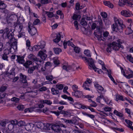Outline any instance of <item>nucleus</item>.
Wrapping results in <instances>:
<instances>
[{"mask_svg":"<svg viewBox=\"0 0 133 133\" xmlns=\"http://www.w3.org/2000/svg\"><path fill=\"white\" fill-rule=\"evenodd\" d=\"M13 32L11 30L6 28L4 30H0V34L4 32L2 36L3 37L9 39L7 44H8L11 47L13 48L14 50H16L17 49V40L14 37Z\"/></svg>","mask_w":133,"mask_h":133,"instance_id":"1","label":"nucleus"},{"mask_svg":"<svg viewBox=\"0 0 133 133\" xmlns=\"http://www.w3.org/2000/svg\"><path fill=\"white\" fill-rule=\"evenodd\" d=\"M114 19L115 23L112 26V30L117 31L118 30H122L124 27L122 20L120 18L117 19L116 17H114Z\"/></svg>","mask_w":133,"mask_h":133,"instance_id":"2","label":"nucleus"},{"mask_svg":"<svg viewBox=\"0 0 133 133\" xmlns=\"http://www.w3.org/2000/svg\"><path fill=\"white\" fill-rule=\"evenodd\" d=\"M79 57L80 58H82V59H84V61H86L87 62H88L89 66V68L90 69H92L95 71H96V68L95 65L94 61L91 58H89L88 59L86 57H82L81 55H80Z\"/></svg>","mask_w":133,"mask_h":133,"instance_id":"3","label":"nucleus"},{"mask_svg":"<svg viewBox=\"0 0 133 133\" xmlns=\"http://www.w3.org/2000/svg\"><path fill=\"white\" fill-rule=\"evenodd\" d=\"M60 127H63L64 128L66 127V126L62 124H56L52 125L51 127V128L55 132L61 133L62 130H61Z\"/></svg>","mask_w":133,"mask_h":133,"instance_id":"4","label":"nucleus"},{"mask_svg":"<svg viewBox=\"0 0 133 133\" xmlns=\"http://www.w3.org/2000/svg\"><path fill=\"white\" fill-rule=\"evenodd\" d=\"M94 85L96 88L97 89L98 93L100 94L103 93H104L106 91V90L104 89L103 87L98 84L97 82L94 83Z\"/></svg>","mask_w":133,"mask_h":133,"instance_id":"5","label":"nucleus"},{"mask_svg":"<svg viewBox=\"0 0 133 133\" xmlns=\"http://www.w3.org/2000/svg\"><path fill=\"white\" fill-rule=\"evenodd\" d=\"M28 57L30 59L33 61L34 62H36V64L38 65H39L42 62V61L40 59L37 58L32 54H30L29 55Z\"/></svg>","mask_w":133,"mask_h":133,"instance_id":"6","label":"nucleus"},{"mask_svg":"<svg viewBox=\"0 0 133 133\" xmlns=\"http://www.w3.org/2000/svg\"><path fill=\"white\" fill-rule=\"evenodd\" d=\"M46 50L45 49L41 50L38 52V55L43 60L45 59L47 57V55L45 54Z\"/></svg>","mask_w":133,"mask_h":133,"instance_id":"7","label":"nucleus"},{"mask_svg":"<svg viewBox=\"0 0 133 133\" xmlns=\"http://www.w3.org/2000/svg\"><path fill=\"white\" fill-rule=\"evenodd\" d=\"M133 32V23H131L127 27V29L125 31V34L128 35L131 34Z\"/></svg>","mask_w":133,"mask_h":133,"instance_id":"8","label":"nucleus"},{"mask_svg":"<svg viewBox=\"0 0 133 133\" xmlns=\"http://www.w3.org/2000/svg\"><path fill=\"white\" fill-rule=\"evenodd\" d=\"M20 76L21 79V81L22 83H24L26 86H28L29 85V84L27 82L26 76L23 75L22 73H20Z\"/></svg>","mask_w":133,"mask_h":133,"instance_id":"9","label":"nucleus"},{"mask_svg":"<svg viewBox=\"0 0 133 133\" xmlns=\"http://www.w3.org/2000/svg\"><path fill=\"white\" fill-rule=\"evenodd\" d=\"M10 53V51L9 50L5 49L4 51V53L2 55V59L5 61H8V57L7 55Z\"/></svg>","mask_w":133,"mask_h":133,"instance_id":"10","label":"nucleus"},{"mask_svg":"<svg viewBox=\"0 0 133 133\" xmlns=\"http://www.w3.org/2000/svg\"><path fill=\"white\" fill-rule=\"evenodd\" d=\"M110 46H112L113 49L115 50H118L119 48L121 47L120 44L115 42H113L112 44H110Z\"/></svg>","mask_w":133,"mask_h":133,"instance_id":"11","label":"nucleus"},{"mask_svg":"<svg viewBox=\"0 0 133 133\" xmlns=\"http://www.w3.org/2000/svg\"><path fill=\"white\" fill-rule=\"evenodd\" d=\"M72 96L78 98H80L83 95L82 92L80 91L77 90L74 92H72Z\"/></svg>","mask_w":133,"mask_h":133,"instance_id":"12","label":"nucleus"},{"mask_svg":"<svg viewBox=\"0 0 133 133\" xmlns=\"http://www.w3.org/2000/svg\"><path fill=\"white\" fill-rule=\"evenodd\" d=\"M124 76L128 79L133 78V71L130 69H129Z\"/></svg>","mask_w":133,"mask_h":133,"instance_id":"13","label":"nucleus"},{"mask_svg":"<svg viewBox=\"0 0 133 133\" xmlns=\"http://www.w3.org/2000/svg\"><path fill=\"white\" fill-rule=\"evenodd\" d=\"M37 126L38 128L41 129L48 130L49 128L46 126L44 124L41 122L38 123L37 124Z\"/></svg>","mask_w":133,"mask_h":133,"instance_id":"14","label":"nucleus"},{"mask_svg":"<svg viewBox=\"0 0 133 133\" xmlns=\"http://www.w3.org/2000/svg\"><path fill=\"white\" fill-rule=\"evenodd\" d=\"M121 14L122 15L126 17H130L131 16L129 11L125 10L122 11L121 12Z\"/></svg>","mask_w":133,"mask_h":133,"instance_id":"15","label":"nucleus"},{"mask_svg":"<svg viewBox=\"0 0 133 133\" xmlns=\"http://www.w3.org/2000/svg\"><path fill=\"white\" fill-rule=\"evenodd\" d=\"M17 61L21 64L24 63L25 62V61L24 59V57L23 56H17Z\"/></svg>","mask_w":133,"mask_h":133,"instance_id":"16","label":"nucleus"},{"mask_svg":"<svg viewBox=\"0 0 133 133\" xmlns=\"http://www.w3.org/2000/svg\"><path fill=\"white\" fill-rule=\"evenodd\" d=\"M61 37L60 33L57 34L56 36V38L53 40L54 42L56 43H58L60 40Z\"/></svg>","mask_w":133,"mask_h":133,"instance_id":"17","label":"nucleus"},{"mask_svg":"<svg viewBox=\"0 0 133 133\" xmlns=\"http://www.w3.org/2000/svg\"><path fill=\"white\" fill-rule=\"evenodd\" d=\"M100 95L99 96H98L96 98V100L97 102L100 103L101 102V101L102 99H103L104 95V93H101L99 94Z\"/></svg>","mask_w":133,"mask_h":133,"instance_id":"18","label":"nucleus"},{"mask_svg":"<svg viewBox=\"0 0 133 133\" xmlns=\"http://www.w3.org/2000/svg\"><path fill=\"white\" fill-rule=\"evenodd\" d=\"M16 27L17 28V30L18 32H21L22 31L23 28V26L22 24L20 23H18Z\"/></svg>","mask_w":133,"mask_h":133,"instance_id":"19","label":"nucleus"},{"mask_svg":"<svg viewBox=\"0 0 133 133\" xmlns=\"http://www.w3.org/2000/svg\"><path fill=\"white\" fill-rule=\"evenodd\" d=\"M103 3L104 5L109 8H112L113 7V5L109 1H105L103 2Z\"/></svg>","mask_w":133,"mask_h":133,"instance_id":"20","label":"nucleus"},{"mask_svg":"<svg viewBox=\"0 0 133 133\" xmlns=\"http://www.w3.org/2000/svg\"><path fill=\"white\" fill-rule=\"evenodd\" d=\"M29 27L30 28V31H29L32 36L34 35L36 33L37 30L34 27L31 28L29 26Z\"/></svg>","mask_w":133,"mask_h":133,"instance_id":"21","label":"nucleus"},{"mask_svg":"<svg viewBox=\"0 0 133 133\" xmlns=\"http://www.w3.org/2000/svg\"><path fill=\"white\" fill-rule=\"evenodd\" d=\"M128 1V0H119L118 4L120 6H123L124 5H126Z\"/></svg>","mask_w":133,"mask_h":133,"instance_id":"22","label":"nucleus"},{"mask_svg":"<svg viewBox=\"0 0 133 133\" xmlns=\"http://www.w3.org/2000/svg\"><path fill=\"white\" fill-rule=\"evenodd\" d=\"M38 69V66H34L29 68L28 69V72L29 73H32L33 71L36 69Z\"/></svg>","mask_w":133,"mask_h":133,"instance_id":"23","label":"nucleus"},{"mask_svg":"<svg viewBox=\"0 0 133 133\" xmlns=\"http://www.w3.org/2000/svg\"><path fill=\"white\" fill-rule=\"evenodd\" d=\"M32 64V61H26L25 63L23 65L26 68H28L29 67V66Z\"/></svg>","mask_w":133,"mask_h":133,"instance_id":"24","label":"nucleus"},{"mask_svg":"<svg viewBox=\"0 0 133 133\" xmlns=\"http://www.w3.org/2000/svg\"><path fill=\"white\" fill-rule=\"evenodd\" d=\"M40 102L42 103L46 104L48 105H50L52 104V102L51 101L47 100H41L40 101Z\"/></svg>","mask_w":133,"mask_h":133,"instance_id":"25","label":"nucleus"},{"mask_svg":"<svg viewBox=\"0 0 133 133\" xmlns=\"http://www.w3.org/2000/svg\"><path fill=\"white\" fill-rule=\"evenodd\" d=\"M53 49L54 53L58 55L62 51V49L60 48H55Z\"/></svg>","mask_w":133,"mask_h":133,"instance_id":"26","label":"nucleus"},{"mask_svg":"<svg viewBox=\"0 0 133 133\" xmlns=\"http://www.w3.org/2000/svg\"><path fill=\"white\" fill-rule=\"evenodd\" d=\"M91 81L90 80L85 81L83 84L82 87L84 88L86 87H88L90 85Z\"/></svg>","mask_w":133,"mask_h":133,"instance_id":"27","label":"nucleus"},{"mask_svg":"<svg viewBox=\"0 0 133 133\" xmlns=\"http://www.w3.org/2000/svg\"><path fill=\"white\" fill-rule=\"evenodd\" d=\"M26 91L28 92H32V94L34 95V96H35L37 95V93L36 92H33L32 91L31 87H28L27 88Z\"/></svg>","mask_w":133,"mask_h":133,"instance_id":"28","label":"nucleus"},{"mask_svg":"<svg viewBox=\"0 0 133 133\" xmlns=\"http://www.w3.org/2000/svg\"><path fill=\"white\" fill-rule=\"evenodd\" d=\"M114 113L115 115L120 117H122L123 116V115L122 113L118 112L116 110H115Z\"/></svg>","mask_w":133,"mask_h":133,"instance_id":"29","label":"nucleus"},{"mask_svg":"<svg viewBox=\"0 0 133 133\" xmlns=\"http://www.w3.org/2000/svg\"><path fill=\"white\" fill-rule=\"evenodd\" d=\"M51 91L52 94L54 95H56L59 93V91L58 90L55 89L53 88H52L51 89Z\"/></svg>","mask_w":133,"mask_h":133,"instance_id":"30","label":"nucleus"},{"mask_svg":"<svg viewBox=\"0 0 133 133\" xmlns=\"http://www.w3.org/2000/svg\"><path fill=\"white\" fill-rule=\"evenodd\" d=\"M63 121L66 123H71V124H76L77 123L75 122V123L74 121H72L70 120H67L64 119H62Z\"/></svg>","mask_w":133,"mask_h":133,"instance_id":"31","label":"nucleus"},{"mask_svg":"<svg viewBox=\"0 0 133 133\" xmlns=\"http://www.w3.org/2000/svg\"><path fill=\"white\" fill-rule=\"evenodd\" d=\"M45 14L48 16V17L50 18H51L54 16L53 13L52 12L46 11Z\"/></svg>","mask_w":133,"mask_h":133,"instance_id":"32","label":"nucleus"},{"mask_svg":"<svg viewBox=\"0 0 133 133\" xmlns=\"http://www.w3.org/2000/svg\"><path fill=\"white\" fill-rule=\"evenodd\" d=\"M118 100H121L122 101H124V99L123 96L119 95L117 96L116 98V101H118Z\"/></svg>","mask_w":133,"mask_h":133,"instance_id":"33","label":"nucleus"},{"mask_svg":"<svg viewBox=\"0 0 133 133\" xmlns=\"http://www.w3.org/2000/svg\"><path fill=\"white\" fill-rule=\"evenodd\" d=\"M41 48L39 45H35L32 48V51H38Z\"/></svg>","mask_w":133,"mask_h":133,"instance_id":"34","label":"nucleus"},{"mask_svg":"<svg viewBox=\"0 0 133 133\" xmlns=\"http://www.w3.org/2000/svg\"><path fill=\"white\" fill-rule=\"evenodd\" d=\"M84 53L88 57H90L91 56L90 51L89 50H85L84 51Z\"/></svg>","mask_w":133,"mask_h":133,"instance_id":"35","label":"nucleus"},{"mask_svg":"<svg viewBox=\"0 0 133 133\" xmlns=\"http://www.w3.org/2000/svg\"><path fill=\"white\" fill-rule=\"evenodd\" d=\"M97 32L95 31L94 33V35L97 38L98 40L99 41L102 40V37L100 35H97Z\"/></svg>","mask_w":133,"mask_h":133,"instance_id":"36","label":"nucleus"},{"mask_svg":"<svg viewBox=\"0 0 133 133\" xmlns=\"http://www.w3.org/2000/svg\"><path fill=\"white\" fill-rule=\"evenodd\" d=\"M45 78L46 79L50 81H52L54 78L52 75L47 76H46Z\"/></svg>","mask_w":133,"mask_h":133,"instance_id":"37","label":"nucleus"},{"mask_svg":"<svg viewBox=\"0 0 133 133\" xmlns=\"http://www.w3.org/2000/svg\"><path fill=\"white\" fill-rule=\"evenodd\" d=\"M103 99L104 101L108 104H110L111 102L110 100L108 99V97H104V96Z\"/></svg>","mask_w":133,"mask_h":133,"instance_id":"38","label":"nucleus"},{"mask_svg":"<svg viewBox=\"0 0 133 133\" xmlns=\"http://www.w3.org/2000/svg\"><path fill=\"white\" fill-rule=\"evenodd\" d=\"M127 59L130 62L133 63V57H132L131 55H128L127 56Z\"/></svg>","mask_w":133,"mask_h":133,"instance_id":"39","label":"nucleus"},{"mask_svg":"<svg viewBox=\"0 0 133 133\" xmlns=\"http://www.w3.org/2000/svg\"><path fill=\"white\" fill-rule=\"evenodd\" d=\"M87 23L86 22L84 18H83L82 19L81 22V24L82 25L85 26L87 24Z\"/></svg>","mask_w":133,"mask_h":133,"instance_id":"40","label":"nucleus"},{"mask_svg":"<svg viewBox=\"0 0 133 133\" xmlns=\"http://www.w3.org/2000/svg\"><path fill=\"white\" fill-rule=\"evenodd\" d=\"M17 125L19 126H23L25 125V123L23 121L21 120L18 122Z\"/></svg>","mask_w":133,"mask_h":133,"instance_id":"41","label":"nucleus"},{"mask_svg":"<svg viewBox=\"0 0 133 133\" xmlns=\"http://www.w3.org/2000/svg\"><path fill=\"white\" fill-rule=\"evenodd\" d=\"M111 128L114 130H117L120 132H123L124 131V129L122 128H118L111 127Z\"/></svg>","mask_w":133,"mask_h":133,"instance_id":"42","label":"nucleus"},{"mask_svg":"<svg viewBox=\"0 0 133 133\" xmlns=\"http://www.w3.org/2000/svg\"><path fill=\"white\" fill-rule=\"evenodd\" d=\"M62 68L63 69L65 70L66 71H68L70 69L71 67L70 66H67L65 65H64L63 66Z\"/></svg>","mask_w":133,"mask_h":133,"instance_id":"43","label":"nucleus"},{"mask_svg":"<svg viewBox=\"0 0 133 133\" xmlns=\"http://www.w3.org/2000/svg\"><path fill=\"white\" fill-rule=\"evenodd\" d=\"M56 14L58 15L61 16V18H63L64 17V15L62 12L60 10H58L56 12Z\"/></svg>","mask_w":133,"mask_h":133,"instance_id":"44","label":"nucleus"},{"mask_svg":"<svg viewBox=\"0 0 133 133\" xmlns=\"http://www.w3.org/2000/svg\"><path fill=\"white\" fill-rule=\"evenodd\" d=\"M125 122L128 125V127L129 128L132 125V123L131 121L128 119H125Z\"/></svg>","mask_w":133,"mask_h":133,"instance_id":"45","label":"nucleus"},{"mask_svg":"<svg viewBox=\"0 0 133 133\" xmlns=\"http://www.w3.org/2000/svg\"><path fill=\"white\" fill-rule=\"evenodd\" d=\"M56 87L59 90H61L63 89V85L62 84H57L56 85Z\"/></svg>","mask_w":133,"mask_h":133,"instance_id":"46","label":"nucleus"},{"mask_svg":"<svg viewBox=\"0 0 133 133\" xmlns=\"http://www.w3.org/2000/svg\"><path fill=\"white\" fill-rule=\"evenodd\" d=\"M45 43L44 41H41L40 43V45L39 46L41 49H43L44 48L45 46Z\"/></svg>","mask_w":133,"mask_h":133,"instance_id":"47","label":"nucleus"},{"mask_svg":"<svg viewBox=\"0 0 133 133\" xmlns=\"http://www.w3.org/2000/svg\"><path fill=\"white\" fill-rule=\"evenodd\" d=\"M54 62L55 65H57L60 64V61L57 59H54Z\"/></svg>","mask_w":133,"mask_h":133,"instance_id":"48","label":"nucleus"},{"mask_svg":"<svg viewBox=\"0 0 133 133\" xmlns=\"http://www.w3.org/2000/svg\"><path fill=\"white\" fill-rule=\"evenodd\" d=\"M72 88L74 91V92L77 90L78 89V86L76 85H72Z\"/></svg>","mask_w":133,"mask_h":133,"instance_id":"49","label":"nucleus"},{"mask_svg":"<svg viewBox=\"0 0 133 133\" xmlns=\"http://www.w3.org/2000/svg\"><path fill=\"white\" fill-rule=\"evenodd\" d=\"M74 51L77 53H79L80 51V49L78 47H76L74 48Z\"/></svg>","mask_w":133,"mask_h":133,"instance_id":"50","label":"nucleus"},{"mask_svg":"<svg viewBox=\"0 0 133 133\" xmlns=\"http://www.w3.org/2000/svg\"><path fill=\"white\" fill-rule=\"evenodd\" d=\"M9 19H11V21H12V20H14V19H15L16 18V16L15 15H10L9 17H8Z\"/></svg>","mask_w":133,"mask_h":133,"instance_id":"51","label":"nucleus"},{"mask_svg":"<svg viewBox=\"0 0 133 133\" xmlns=\"http://www.w3.org/2000/svg\"><path fill=\"white\" fill-rule=\"evenodd\" d=\"M40 22V20L39 19H37L34 21L33 24L34 25H37Z\"/></svg>","mask_w":133,"mask_h":133,"instance_id":"52","label":"nucleus"},{"mask_svg":"<svg viewBox=\"0 0 133 133\" xmlns=\"http://www.w3.org/2000/svg\"><path fill=\"white\" fill-rule=\"evenodd\" d=\"M108 47L107 48L106 51L108 52H110L111 50V47H112V46H110V44L108 45Z\"/></svg>","mask_w":133,"mask_h":133,"instance_id":"53","label":"nucleus"},{"mask_svg":"<svg viewBox=\"0 0 133 133\" xmlns=\"http://www.w3.org/2000/svg\"><path fill=\"white\" fill-rule=\"evenodd\" d=\"M14 130V131L17 133H19L21 131V129H20L19 127H16V129Z\"/></svg>","mask_w":133,"mask_h":133,"instance_id":"54","label":"nucleus"},{"mask_svg":"<svg viewBox=\"0 0 133 133\" xmlns=\"http://www.w3.org/2000/svg\"><path fill=\"white\" fill-rule=\"evenodd\" d=\"M11 124L14 125H16L17 124L18 122L16 120H12L11 121Z\"/></svg>","mask_w":133,"mask_h":133,"instance_id":"55","label":"nucleus"},{"mask_svg":"<svg viewBox=\"0 0 133 133\" xmlns=\"http://www.w3.org/2000/svg\"><path fill=\"white\" fill-rule=\"evenodd\" d=\"M25 113L31 112L33 111L32 109L30 108H28L26 109L24 111Z\"/></svg>","mask_w":133,"mask_h":133,"instance_id":"56","label":"nucleus"},{"mask_svg":"<svg viewBox=\"0 0 133 133\" xmlns=\"http://www.w3.org/2000/svg\"><path fill=\"white\" fill-rule=\"evenodd\" d=\"M25 33L24 32H20L19 34L18 35V37L19 38H20L21 37H24L25 36Z\"/></svg>","mask_w":133,"mask_h":133,"instance_id":"57","label":"nucleus"},{"mask_svg":"<svg viewBox=\"0 0 133 133\" xmlns=\"http://www.w3.org/2000/svg\"><path fill=\"white\" fill-rule=\"evenodd\" d=\"M111 110V108L108 107H107L104 108V110L105 111H110Z\"/></svg>","mask_w":133,"mask_h":133,"instance_id":"58","label":"nucleus"},{"mask_svg":"<svg viewBox=\"0 0 133 133\" xmlns=\"http://www.w3.org/2000/svg\"><path fill=\"white\" fill-rule=\"evenodd\" d=\"M11 100L12 101L15 102H17L19 101V98L16 97H14L11 98Z\"/></svg>","mask_w":133,"mask_h":133,"instance_id":"59","label":"nucleus"},{"mask_svg":"<svg viewBox=\"0 0 133 133\" xmlns=\"http://www.w3.org/2000/svg\"><path fill=\"white\" fill-rule=\"evenodd\" d=\"M15 70V69L14 68H12L11 71V72L9 74L10 75H12L13 76H14L15 73L14 72V70Z\"/></svg>","mask_w":133,"mask_h":133,"instance_id":"60","label":"nucleus"},{"mask_svg":"<svg viewBox=\"0 0 133 133\" xmlns=\"http://www.w3.org/2000/svg\"><path fill=\"white\" fill-rule=\"evenodd\" d=\"M14 128V125L12 124H9L8 126V128L9 130H11Z\"/></svg>","mask_w":133,"mask_h":133,"instance_id":"61","label":"nucleus"},{"mask_svg":"<svg viewBox=\"0 0 133 133\" xmlns=\"http://www.w3.org/2000/svg\"><path fill=\"white\" fill-rule=\"evenodd\" d=\"M17 108L19 110H22L24 108V106L22 105H19L17 106Z\"/></svg>","mask_w":133,"mask_h":133,"instance_id":"62","label":"nucleus"},{"mask_svg":"<svg viewBox=\"0 0 133 133\" xmlns=\"http://www.w3.org/2000/svg\"><path fill=\"white\" fill-rule=\"evenodd\" d=\"M6 89V87L5 86H2L0 88V91L1 92H4Z\"/></svg>","mask_w":133,"mask_h":133,"instance_id":"63","label":"nucleus"},{"mask_svg":"<svg viewBox=\"0 0 133 133\" xmlns=\"http://www.w3.org/2000/svg\"><path fill=\"white\" fill-rule=\"evenodd\" d=\"M47 89V88L45 87H43L39 89V91H45Z\"/></svg>","mask_w":133,"mask_h":133,"instance_id":"64","label":"nucleus"}]
</instances>
